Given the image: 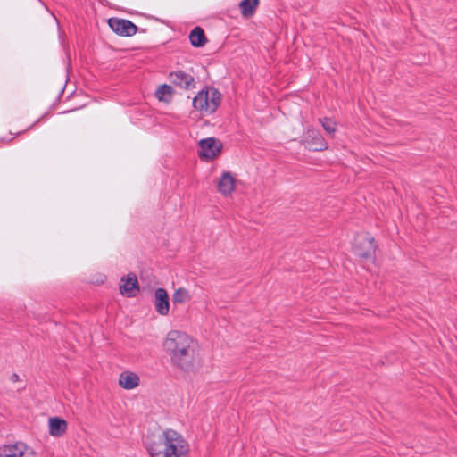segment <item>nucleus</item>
I'll list each match as a JSON object with an SVG mask.
<instances>
[{"mask_svg":"<svg viewBox=\"0 0 457 457\" xmlns=\"http://www.w3.org/2000/svg\"><path fill=\"white\" fill-rule=\"evenodd\" d=\"M67 422L65 420L54 417L48 420L49 434L52 436L59 437L65 434L67 430Z\"/></svg>","mask_w":457,"mask_h":457,"instance_id":"13","label":"nucleus"},{"mask_svg":"<svg viewBox=\"0 0 457 457\" xmlns=\"http://www.w3.org/2000/svg\"><path fill=\"white\" fill-rule=\"evenodd\" d=\"M169 80L172 86L186 91L195 88L196 81L193 74L184 70H177L169 73Z\"/></svg>","mask_w":457,"mask_h":457,"instance_id":"5","label":"nucleus"},{"mask_svg":"<svg viewBox=\"0 0 457 457\" xmlns=\"http://www.w3.org/2000/svg\"><path fill=\"white\" fill-rule=\"evenodd\" d=\"M205 90V104H212V100H214L215 104V112L217 111L218 107L220 106L221 100H222V95L219 91L218 88L213 87H204Z\"/></svg>","mask_w":457,"mask_h":457,"instance_id":"16","label":"nucleus"},{"mask_svg":"<svg viewBox=\"0 0 457 457\" xmlns=\"http://www.w3.org/2000/svg\"><path fill=\"white\" fill-rule=\"evenodd\" d=\"M302 145L304 148L309 151H323L328 148V143L320 133V131L314 129H308L304 133L303 139L301 140Z\"/></svg>","mask_w":457,"mask_h":457,"instance_id":"6","label":"nucleus"},{"mask_svg":"<svg viewBox=\"0 0 457 457\" xmlns=\"http://www.w3.org/2000/svg\"><path fill=\"white\" fill-rule=\"evenodd\" d=\"M119 385L127 390L136 388L139 385V377L131 371H124L120 375Z\"/></svg>","mask_w":457,"mask_h":457,"instance_id":"14","label":"nucleus"},{"mask_svg":"<svg viewBox=\"0 0 457 457\" xmlns=\"http://www.w3.org/2000/svg\"><path fill=\"white\" fill-rule=\"evenodd\" d=\"M212 104H205V90L203 87L193 98V107L204 115H212L215 112V102Z\"/></svg>","mask_w":457,"mask_h":457,"instance_id":"9","label":"nucleus"},{"mask_svg":"<svg viewBox=\"0 0 457 457\" xmlns=\"http://www.w3.org/2000/svg\"><path fill=\"white\" fill-rule=\"evenodd\" d=\"M191 300V295L185 287H179L172 295L174 303H184Z\"/></svg>","mask_w":457,"mask_h":457,"instance_id":"19","label":"nucleus"},{"mask_svg":"<svg viewBox=\"0 0 457 457\" xmlns=\"http://www.w3.org/2000/svg\"><path fill=\"white\" fill-rule=\"evenodd\" d=\"M220 149L221 144L218 139L207 137L200 140L198 155L202 160H212L220 153Z\"/></svg>","mask_w":457,"mask_h":457,"instance_id":"8","label":"nucleus"},{"mask_svg":"<svg viewBox=\"0 0 457 457\" xmlns=\"http://www.w3.org/2000/svg\"><path fill=\"white\" fill-rule=\"evenodd\" d=\"M323 129L329 135H333L336 131V122L329 118L324 117L319 119Z\"/></svg>","mask_w":457,"mask_h":457,"instance_id":"20","label":"nucleus"},{"mask_svg":"<svg viewBox=\"0 0 457 457\" xmlns=\"http://www.w3.org/2000/svg\"><path fill=\"white\" fill-rule=\"evenodd\" d=\"M189 41L195 47H202L207 42L204 31L200 27L194 28L189 33Z\"/></svg>","mask_w":457,"mask_h":457,"instance_id":"15","label":"nucleus"},{"mask_svg":"<svg viewBox=\"0 0 457 457\" xmlns=\"http://www.w3.org/2000/svg\"><path fill=\"white\" fill-rule=\"evenodd\" d=\"M236 178L231 173H222L218 180V189L223 195H230L235 189Z\"/></svg>","mask_w":457,"mask_h":457,"instance_id":"12","label":"nucleus"},{"mask_svg":"<svg viewBox=\"0 0 457 457\" xmlns=\"http://www.w3.org/2000/svg\"><path fill=\"white\" fill-rule=\"evenodd\" d=\"M258 5L259 0H242L239 4L242 16L245 18L253 16Z\"/></svg>","mask_w":457,"mask_h":457,"instance_id":"17","label":"nucleus"},{"mask_svg":"<svg viewBox=\"0 0 457 457\" xmlns=\"http://www.w3.org/2000/svg\"><path fill=\"white\" fill-rule=\"evenodd\" d=\"M37 1L48 11L47 6L45 4V3L42 0H37Z\"/></svg>","mask_w":457,"mask_h":457,"instance_id":"21","label":"nucleus"},{"mask_svg":"<svg viewBox=\"0 0 457 457\" xmlns=\"http://www.w3.org/2000/svg\"><path fill=\"white\" fill-rule=\"evenodd\" d=\"M174 94V89L171 85L162 84L158 87L155 91V96L163 102H170Z\"/></svg>","mask_w":457,"mask_h":457,"instance_id":"18","label":"nucleus"},{"mask_svg":"<svg viewBox=\"0 0 457 457\" xmlns=\"http://www.w3.org/2000/svg\"><path fill=\"white\" fill-rule=\"evenodd\" d=\"M154 307L156 312L162 316L169 313L170 302L169 296L165 289L158 288L154 293Z\"/></svg>","mask_w":457,"mask_h":457,"instance_id":"11","label":"nucleus"},{"mask_svg":"<svg viewBox=\"0 0 457 457\" xmlns=\"http://www.w3.org/2000/svg\"><path fill=\"white\" fill-rule=\"evenodd\" d=\"M120 291L122 295L128 297L135 296L139 291L137 276L134 274H128L126 277L121 278L120 285Z\"/></svg>","mask_w":457,"mask_h":457,"instance_id":"10","label":"nucleus"},{"mask_svg":"<svg viewBox=\"0 0 457 457\" xmlns=\"http://www.w3.org/2000/svg\"><path fill=\"white\" fill-rule=\"evenodd\" d=\"M173 366L185 372H193L200 366L196 341L186 332L171 330L162 343Z\"/></svg>","mask_w":457,"mask_h":457,"instance_id":"1","label":"nucleus"},{"mask_svg":"<svg viewBox=\"0 0 457 457\" xmlns=\"http://www.w3.org/2000/svg\"><path fill=\"white\" fill-rule=\"evenodd\" d=\"M141 31H142V32H145V31H146V29H141Z\"/></svg>","mask_w":457,"mask_h":457,"instance_id":"22","label":"nucleus"},{"mask_svg":"<svg viewBox=\"0 0 457 457\" xmlns=\"http://www.w3.org/2000/svg\"><path fill=\"white\" fill-rule=\"evenodd\" d=\"M0 457H37L35 449L23 441L0 445Z\"/></svg>","mask_w":457,"mask_h":457,"instance_id":"4","label":"nucleus"},{"mask_svg":"<svg viewBox=\"0 0 457 457\" xmlns=\"http://www.w3.org/2000/svg\"><path fill=\"white\" fill-rule=\"evenodd\" d=\"M108 25L115 34L121 37H132L138 30L137 25L126 19L110 18Z\"/></svg>","mask_w":457,"mask_h":457,"instance_id":"7","label":"nucleus"},{"mask_svg":"<svg viewBox=\"0 0 457 457\" xmlns=\"http://www.w3.org/2000/svg\"><path fill=\"white\" fill-rule=\"evenodd\" d=\"M377 245L374 238L367 232H361L355 236L353 242L354 253L362 261L372 262L375 258Z\"/></svg>","mask_w":457,"mask_h":457,"instance_id":"3","label":"nucleus"},{"mask_svg":"<svg viewBox=\"0 0 457 457\" xmlns=\"http://www.w3.org/2000/svg\"><path fill=\"white\" fill-rule=\"evenodd\" d=\"M150 457H188L190 446L184 436L174 429H165L146 440Z\"/></svg>","mask_w":457,"mask_h":457,"instance_id":"2","label":"nucleus"}]
</instances>
